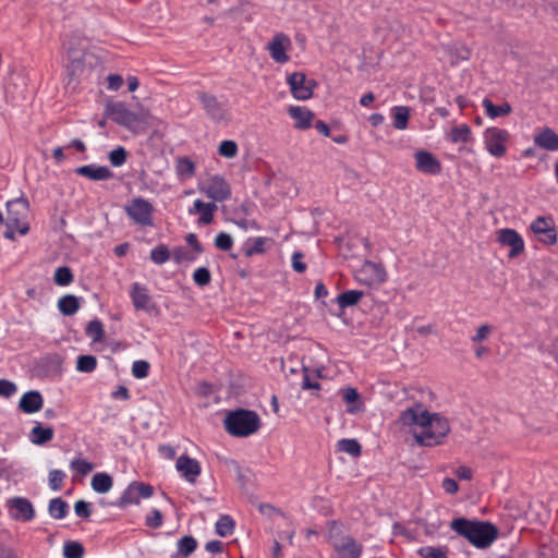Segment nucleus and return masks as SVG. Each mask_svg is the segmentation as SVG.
I'll use <instances>...</instances> for the list:
<instances>
[{
	"label": "nucleus",
	"instance_id": "nucleus-1",
	"mask_svg": "<svg viewBox=\"0 0 558 558\" xmlns=\"http://www.w3.org/2000/svg\"><path fill=\"white\" fill-rule=\"evenodd\" d=\"M450 529L459 536L468 539L476 548H487L498 537V529L488 521L456 518L450 522Z\"/></svg>",
	"mask_w": 558,
	"mask_h": 558
},
{
	"label": "nucleus",
	"instance_id": "nucleus-2",
	"mask_svg": "<svg viewBox=\"0 0 558 558\" xmlns=\"http://www.w3.org/2000/svg\"><path fill=\"white\" fill-rule=\"evenodd\" d=\"M260 417L255 411L236 409L228 412L225 418L226 430L234 437H248L260 428Z\"/></svg>",
	"mask_w": 558,
	"mask_h": 558
},
{
	"label": "nucleus",
	"instance_id": "nucleus-3",
	"mask_svg": "<svg viewBox=\"0 0 558 558\" xmlns=\"http://www.w3.org/2000/svg\"><path fill=\"white\" fill-rule=\"evenodd\" d=\"M449 423L445 417L433 413L429 423L422 430H414L413 436L420 446L433 447L439 445L449 433Z\"/></svg>",
	"mask_w": 558,
	"mask_h": 558
},
{
	"label": "nucleus",
	"instance_id": "nucleus-4",
	"mask_svg": "<svg viewBox=\"0 0 558 558\" xmlns=\"http://www.w3.org/2000/svg\"><path fill=\"white\" fill-rule=\"evenodd\" d=\"M28 207V201L23 197L8 201L7 218L3 221L5 226H16V231L21 235H26L29 231V225L26 221Z\"/></svg>",
	"mask_w": 558,
	"mask_h": 558
},
{
	"label": "nucleus",
	"instance_id": "nucleus-5",
	"mask_svg": "<svg viewBox=\"0 0 558 558\" xmlns=\"http://www.w3.org/2000/svg\"><path fill=\"white\" fill-rule=\"evenodd\" d=\"M433 413H429L421 404H416L401 412L399 422L403 427H410L411 432L422 430L429 423Z\"/></svg>",
	"mask_w": 558,
	"mask_h": 558
},
{
	"label": "nucleus",
	"instance_id": "nucleus-6",
	"mask_svg": "<svg viewBox=\"0 0 558 558\" xmlns=\"http://www.w3.org/2000/svg\"><path fill=\"white\" fill-rule=\"evenodd\" d=\"M153 494L154 487L151 485L143 482H132L113 505L120 508L137 505L141 498H149Z\"/></svg>",
	"mask_w": 558,
	"mask_h": 558
},
{
	"label": "nucleus",
	"instance_id": "nucleus-7",
	"mask_svg": "<svg viewBox=\"0 0 558 558\" xmlns=\"http://www.w3.org/2000/svg\"><path fill=\"white\" fill-rule=\"evenodd\" d=\"M128 216L140 226L153 225L154 207L151 203L142 197L133 198L130 204L125 206Z\"/></svg>",
	"mask_w": 558,
	"mask_h": 558
},
{
	"label": "nucleus",
	"instance_id": "nucleus-8",
	"mask_svg": "<svg viewBox=\"0 0 558 558\" xmlns=\"http://www.w3.org/2000/svg\"><path fill=\"white\" fill-rule=\"evenodd\" d=\"M105 113L112 121L128 129H133L140 122L138 116L129 110L125 104L121 101L108 102Z\"/></svg>",
	"mask_w": 558,
	"mask_h": 558
},
{
	"label": "nucleus",
	"instance_id": "nucleus-9",
	"mask_svg": "<svg viewBox=\"0 0 558 558\" xmlns=\"http://www.w3.org/2000/svg\"><path fill=\"white\" fill-rule=\"evenodd\" d=\"M355 279L365 286L373 287L383 283L386 280L385 269L373 262L366 260L355 272Z\"/></svg>",
	"mask_w": 558,
	"mask_h": 558
},
{
	"label": "nucleus",
	"instance_id": "nucleus-10",
	"mask_svg": "<svg viewBox=\"0 0 558 558\" xmlns=\"http://www.w3.org/2000/svg\"><path fill=\"white\" fill-rule=\"evenodd\" d=\"M68 58V75L71 80L78 78L85 73L87 66H92L93 54L89 52L70 48Z\"/></svg>",
	"mask_w": 558,
	"mask_h": 558
},
{
	"label": "nucleus",
	"instance_id": "nucleus-11",
	"mask_svg": "<svg viewBox=\"0 0 558 558\" xmlns=\"http://www.w3.org/2000/svg\"><path fill=\"white\" fill-rule=\"evenodd\" d=\"M292 95L300 100H306L312 97L315 81L307 80L304 73L295 72L288 76Z\"/></svg>",
	"mask_w": 558,
	"mask_h": 558
},
{
	"label": "nucleus",
	"instance_id": "nucleus-12",
	"mask_svg": "<svg viewBox=\"0 0 558 558\" xmlns=\"http://www.w3.org/2000/svg\"><path fill=\"white\" fill-rule=\"evenodd\" d=\"M201 191L214 202H223L231 196V189L227 181L218 175L211 177Z\"/></svg>",
	"mask_w": 558,
	"mask_h": 558
},
{
	"label": "nucleus",
	"instance_id": "nucleus-13",
	"mask_svg": "<svg viewBox=\"0 0 558 558\" xmlns=\"http://www.w3.org/2000/svg\"><path fill=\"white\" fill-rule=\"evenodd\" d=\"M11 517L16 521L28 522L35 518L33 504L25 497H14L8 500Z\"/></svg>",
	"mask_w": 558,
	"mask_h": 558
},
{
	"label": "nucleus",
	"instance_id": "nucleus-14",
	"mask_svg": "<svg viewBox=\"0 0 558 558\" xmlns=\"http://www.w3.org/2000/svg\"><path fill=\"white\" fill-rule=\"evenodd\" d=\"M531 230L545 244L551 245L557 241L554 220L550 217L536 218L531 225Z\"/></svg>",
	"mask_w": 558,
	"mask_h": 558
},
{
	"label": "nucleus",
	"instance_id": "nucleus-15",
	"mask_svg": "<svg viewBox=\"0 0 558 558\" xmlns=\"http://www.w3.org/2000/svg\"><path fill=\"white\" fill-rule=\"evenodd\" d=\"M508 132L497 128L487 129L485 132V144L487 150L495 157H501L506 153L505 142Z\"/></svg>",
	"mask_w": 558,
	"mask_h": 558
},
{
	"label": "nucleus",
	"instance_id": "nucleus-16",
	"mask_svg": "<svg viewBox=\"0 0 558 558\" xmlns=\"http://www.w3.org/2000/svg\"><path fill=\"white\" fill-rule=\"evenodd\" d=\"M291 47L290 38L283 33L276 34L267 45L270 57L277 63H286L289 61L287 50Z\"/></svg>",
	"mask_w": 558,
	"mask_h": 558
},
{
	"label": "nucleus",
	"instance_id": "nucleus-17",
	"mask_svg": "<svg viewBox=\"0 0 558 558\" xmlns=\"http://www.w3.org/2000/svg\"><path fill=\"white\" fill-rule=\"evenodd\" d=\"M198 99L205 110L206 114L215 120L222 121L226 119L227 110L222 102H220L214 95L199 92Z\"/></svg>",
	"mask_w": 558,
	"mask_h": 558
},
{
	"label": "nucleus",
	"instance_id": "nucleus-18",
	"mask_svg": "<svg viewBox=\"0 0 558 558\" xmlns=\"http://www.w3.org/2000/svg\"><path fill=\"white\" fill-rule=\"evenodd\" d=\"M498 242L504 246H509L508 256L514 258L524 250V242L521 235L513 229H501L498 231Z\"/></svg>",
	"mask_w": 558,
	"mask_h": 558
},
{
	"label": "nucleus",
	"instance_id": "nucleus-19",
	"mask_svg": "<svg viewBox=\"0 0 558 558\" xmlns=\"http://www.w3.org/2000/svg\"><path fill=\"white\" fill-rule=\"evenodd\" d=\"M175 468L178 472L189 482L194 484L202 472L199 462L196 459L182 454L177 459Z\"/></svg>",
	"mask_w": 558,
	"mask_h": 558
},
{
	"label": "nucleus",
	"instance_id": "nucleus-20",
	"mask_svg": "<svg viewBox=\"0 0 558 558\" xmlns=\"http://www.w3.org/2000/svg\"><path fill=\"white\" fill-rule=\"evenodd\" d=\"M75 172L94 181L110 180L113 178V172L105 166L86 165L76 168Z\"/></svg>",
	"mask_w": 558,
	"mask_h": 558
},
{
	"label": "nucleus",
	"instance_id": "nucleus-21",
	"mask_svg": "<svg viewBox=\"0 0 558 558\" xmlns=\"http://www.w3.org/2000/svg\"><path fill=\"white\" fill-rule=\"evenodd\" d=\"M415 160L416 168L421 172L436 174L441 169L439 161L428 151H417L415 154Z\"/></svg>",
	"mask_w": 558,
	"mask_h": 558
},
{
	"label": "nucleus",
	"instance_id": "nucleus-22",
	"mask_svg": "<svg viewBox=\"0 0 558 558\" xmlns=\"http://www.w3.org/2000/svg\"><path fill=\"white\" fill-rule=\"evenodd\" d=\"M43 397L37 390L25 392L19 403L22 412L32 414L38 412L43 408Z\"/></svg>",
	"mask_w": 558,
	"mask_h": 558
},
{
	"label": "nucleus",
	"instance_id": "nucleus-23",
	"mask_svg": "<svg viewBox=\"0 0 558 558\" xmlns=\"http://www.w3.org/2000/svg\"><path fill=\"white\" fill-rule=\"evenodd\" d=\"M217 209L215 203H204L201 199H196L193 207L189 209L190 215L199 214L198 223L208 225L214 220V213Z\"/></svg>",
	"mask_w": 558,
	"mask_h": 558
},
{
	"label": "nucleus",
	"instance_id": "nucleus-24",
	"mask_svg": "<svg viewBox=\"0 0 558 558\" xmlns=\"http://www.w3.org/2000/svg\"><path fill=\"white\" fill-rule=\"evenodd\" d=\"M291 118L295 120L294 126L299 130H306L312 125L314 113L300 106H292L288 110Z\"/></svg>",
	"mask_w": 558,
	"mask_h": 558
},
{
	"label": "nucleus",
	"instance_id": "nucleus-25",
	"mask_svg": "<svg viewBox=\"0 0 558 558\" xmlns=\"http://www.w3.org/2000/svg\"><path fill=\"white\" fill-rule=\"evenodd\" d=\"M536 146L546 150H558V134L549 128L544 129L534 137Z\"/></svg>",
	"mask_w": 558,
	"mask_h": 558
},
{
	"label": "nucleus",
	"instance_id": "nucleus-26",
	"mask_svg": "<svg viewBox=\"0 0 558 558\" xmlns=\"http://www.w3.org/2000/svg\"><path fill=\"white\" fill-rule=\"evenodd\" d=\"M342 558H360L363 547L351 536H344L342 543L336 546Z\"/></svg>",
	"mask_w": 558,
	"mask_h": 558
},
{
	"label": "nucleus",
	"instance_id": "nucleus-27",
	"mask_svg": "<svg viewBox=\"0 0 558 558\" xmlns=\"http://www.w3.org/2000/svg\"><path fill=\"white\" fill-rule=\"evenodd\" d=\"M197 548V541L192 535L181 537L177 543V551L171 558H189Z\"/></svg>",
	"mask_w": 558,
	"mask_h": 558
},
{
	"label": "nucleus",
	"instance_id": "nucleus-28",
	"mask_svg": "<svg viewBox=\"0 0 558 558\" xmlns=\"http://www.w3.org/2000/svg\"><path fill=\"white\" fill-rule=\"evenodd\" d=\"M130 295H131L133 305L136 310H147L148 308V304L150 302V296L148 295L146 288H144L140 283L135 282L132 286Z\"/></svg>",
	"mask_w": 558,
	"mask_h": 558
},
{
	"label": "nucleus",
	"instance_id": "nucleus-29",
	"mask_svg": "<svg viewBox=\"0 0 558 558\" xmlns=\"http://www.w3.org/2000/svg\"><path fill=\"white\" fill-rule=\"evenodd\" d=\"M52 427H44L41 424L35 425L31 430V440L35 445H44L53 438Z\"/></svg>",
	"mask_w": 558,
	"mask_h": 558
},
{
	"label": "nucleus",
	"instance_id": "nucleus-30",
	"mask_svg": "<svg viewBox=\"0 0 558 558\" xmlns=\"http://www.w3.org/2000/svg\"><path fill=\"white\" fill-rule=\"evenodd\" d=\"M92 488L98 493V494H106L108 493L112 485L113 481L112 477L105 472L96 473L92 478Z\"/></svg>",
	"mask_w": 558,
	"mask_h": 558
},
{
	"label": "nucleus",
	"instance_id": "nucleus-31",
	"mask_svg": "<svg viewBox=\"0 0 558 558\" xmlns=\"http://www.w3.org/2000/svg\"><path fill=\"white\" fill-rule=\"evenodd\" d=\"M58 308L65 316L74 315L80 308L78 298L72 294L63 295L58 301Z\"/></svg>",
	"mask_w": 558,
	"mask_h": 558
},
{
	"label": "nucleus",
	"instance_id": "nucleus-32",
	"mask_svg": "<svg viewBox=\"0 0 558 558\" xmlns=\"http://www.w3.org/2000/svg\"><path fill=\"white\" fill-rule=\"evenodd\" d=\"M364 296V292L359 290H348L342 293H340L337 296V303L340 307V310H344L347 307L356 305L360 300Z\"/></svg>",
	"mask_w": 558,
	"mask_h": 558
},
{
	"label": "nucleus",
	"instance_id": "nucleus-33",
	"mask_svg": "<svg viewBox=\"0 0 558 558\" xmlns=\"http://www.w3.org/2000/svg\"><path fill=\"white\" fill-rule=\"evenodd\" d=\"M482 105L485 109L486 114L492 119L504 117L511 112V106L508 102H504L499 106H496L493 104L490 99L485 98Z\"/></svg>",
	"mask_w": 558,
	"mask_h": 558
},
{
	"label": "nucleus",
	"instance_id": "nucleus-34",
	"mask_svg": "<svg viewBox=\"0 0 558 558\" xmlns=\"http://www.w3.org/2000/svg\"><path fill=\"white\" fill-rule=\"evenodd\" d=\"M48 512L53 519H63L69 512V505L61 497L52 498L48 505Z\"/></svg>",
	"mask_w": 558,
	"mask_h": 558
},
{
	"label": "nucleus",
	"instance_id": "nucleus-35",
	"mask_svg": "<svg viewBox=\"0 0 558 558\" xmlns=\"http://www.w3.org/2000/svg\"><path fill=\"white\" fill-rule=\"evenodd\" d=\"M338 451L349 453L352 457H359L362 452V447L356 439L342 438L337 442Z\"/></svg>",
	"mask_w": 558,
	"mask_h": 558
},
{
	"label": "nucleus",
	"instance_id": "nucleus-36",
	"mask_svg": "<svg viewBox=\"0 0 558 558\" xmlns=\"http://www.w3.org/2000/svg\"><path fill=\"white\" fill-rule=\"evenodd\" d=\"M393 128L397 130H404L408 126L410 118V109L405 106L395 107L392 109Z\"/></svg>",
	"mask_w": 558,
	"mask_h": 558
},
{
	"label": "nucleus",
	"instance_id": "nucleus-37",
	"mask_svg": "<svg viewBox=\"0 0 558 558\" xmlns=\"http://www.w3.org/2000/svg\"><path fill=\"white\" fill-rule=\"evenodd\" d=\"M451 64H458L460 61H466L471 57V50L464 45H453L448 48Z\"/></svg>",
	"mask_w": 558,
	"mask_h": 558
},
{
	"label": "nucleus",
	"instance_id": "nucleus-38",
	"mask_svg": "<svg viewBox=\"0 0 558 558\" xmlns=\"http://www.w3.org/2000/svg\"><path fill=\"white\" fill-rule=\"evenodd\" d=\"M85 548L82 543L77 541H66L63 545L64 558H83Z\"/></svg>",
	"mask_w": 558,
	"mask_h": 558
},
{
	"label": "nucleus",
	"instance_id": "nucleus-39",
	"mask_svg": "<svg viewBox=\"0 0 558 558\" xmlns=\"http://www.w3.org/2000/svg\"><path fill=\"white\" fill-rule=\"evenodd\" d=\"M234 521L230 515H220L216 522V533L221 537H227L233 533Z\"/></svg>",
	"mask_w": 558,
	"mask_h": 558
},
{
	"label": "nucleus",
	"instance_id": "nucleus-40",
	"mask_svg": "<svg viewBox=\"0 0 558 558\" xmlns=\"http://www.w3.org/2000/svg\"><path fill=\"white\" fill-rule=\"evenodd\" d=\"M177 173L182 179H189L193 177L195 173L194 162L186 157L179 158L177 161Z\"/></svg>",
	"mask_w": 558,
	"mask_h": 558
},
{
	"label": "nucleus",
	"instance_id": "nucleus-41",
	"mask_svg": "<svg viewBox=\"0 0 558 558\" xmlns=\"http://www.w3.org/2000/svg\"><path fill=\"white\" fill-rule=\"evenodd\" d=\"M85 332L94 342L101 341L105 333L104 326L98 319L90 320L86 326Z\"/></svg>",
	"mask_w": 558,
	"mask_h": 558
},
{
	"label": "nucleus",
	"instance_id": "nucleus-42",
	"mask_svg": "<svg viewBox=\"0 0 558 558\" xmlns=\"http://www.w3.org/2000/svg\"><path fill=\"white\" fill-rule=\"evenodd\" d=\"M171 255L172 253H170L168 246L165 244H159L150 251V258L157 265L168 262Z\"/></svg>",
	"mask_w": 558,
	"mask_h": 558
},
{
	"label": "nucleus",
	"instance_id": "nucleus-43",
	"mask_svg": "<svg viewBox=\"0 0 558 558\" xmlns=\"http://www.w3.org/2000/svg\"><path fill=\"white\" fill-rule=\"evenodd\" d=\"M471 130L466 124H460L452 128L450 132V140L453 143H466L469 141Z\"/></svg>",
	"mask_w": 558,
	"mask_h": 558
},
{
	"label": "nucleus",
	"instance_id": "nucleus-44",
	"mask_svg": "<svg viewBox=\"0 0 558 558\" xmlns=\"http://www.w3.org/2000/svg\"><path fill=\"white\" fill-rule=\"evenodd\" d=\"M421 558H448L447 550L442 547L424 546L417 550Z\"/></svg>",
	"mask_w": 558,
	"mask_h": 558
},
{
	"label": "nucleus",
	"instance_id": "nucleus-45",
	"mask_svg": "<svg viewBox=\"0 0 558 558\" xmlns=\"http://www.w3.org/2000/svg\"><path fill=\"white\" fill-rule=\"evenodd\" d=\"M53 279L58 286H69L73 281V274L66 266L58 267Z\"/></svg>",
	"mask_w": 558,
	"mask_h": 558
},
{
	"label": "nucleus",
	"instance_id": "nucleus-46",
	"mask_svg": "<svg viewBox=\"0 0 558 558\" xmlns=\"http://www.w3.org/2000/svg\"><path fill=\"white\" fill-rule=\"evenodd\" d=\"M97 361L93 355H81L77 359L76 368L80 372L90 373L96 368Z\"/></svg>",
	"mask_w": 558,
	"mask_h": 558
},
{
	"label": "nucleus",
	"instance_id": "nucleus-47",
	"mask_svg": "<svg viewBox=\"0 0 558 558\" xmlns=\"http://www.w3.org/2000/svg\"><path fill=\"white\" fill-rule=\"evenodd\" d=\"M342 398L348 404H353L359 401L360 395L355 388L349 387L343 390ZM357 410H360L357 405H350L348 408V412L350 413H355Z\"/></svg>",
	"mask_w": 558,
	"mask_h": 558
},
{
	"label": "nucleus",
	"instance_id": "nucleus-48",
	"mask_svg": "<svg viewBox=\"0 0 558 558\" xmlns=\"http://www.w3.org/2000/svg\"><path fill=\"white\" fill-rule=\"evenodd\" d=\"M108 158L113 167H121L126 161L128 153L122 146H119L109 153Z\"/></svg>",
	"mask_w": 558,
	"mask_h": 558
},
{
	"label": "nucleus",
	"instance_id": "nucleus-49",
	"mask_svg": "<svg viewBox=\"0 0 558 558\" xmlns=\"http://www.w3.org/2000/svg\"><path fill=\"white\" fill-rule=\"evenodd\" d=\"M218 153L225 158H233L238 154V145L234 141H222L218 147Z\"/></svg>",
	"mask_w": 558,
	"mask_h": 558
},
{
	"label": "nucleus",
	"instance_id": "nucleus-50",
	"mask_svg": "<svg viewBox=\"0 0 558 558\" xmlns=\"http://www.w3.org/2000/svg\"><path fill=\"white\" fill-rule=\"evenodd\" d=\"M70 466L72 470L77 472L81 475H87L90 473L94 469L93 463L88 462L87 460L76 458L71 461Z\"/></svg>",
	"mask_w": 558,
	"mask_h": 558
},
{
	"label": "nucleus",
	"instance_id": "nucleus-51",
	"mask_svg": "<svg viewBox=\"0 0 558 558\" xmlns=\"http://www.w3.org/2000/svg\"><path fill=\"white\" fill-rule=\"evenodd\" d=\"M65 473L61 470H51L49 472V486L52 490H59L63 486Z\"/></svg>",
	"mask_w": 558,
	"mask_h": 558
},
{
	"label": "nucleus",
	"instance_id": "nucleus-52",
	"mask_svg": "<svg viewBox=\"0 0 558 558\" xmlns=\"http://www.w3.org/2000/svg\"><path fill=\"white\" fill-rule=\"evenodd\" d=\"M193 280L197 286L205 287L211 280L210 271L206 267H199L194 271Z\"/></svg>",
	"mask_w": 558,
	"mask_h": 558
},
{
	"label": "nucleus",
	"instance_id": "nucleus-53",
	"mask_svg": "<svg viewBox=\"0 0 558 558\" xmlns=\"http://www.w3.org/2000/svg\"><path fill=\"white\" fill-rule=\"evenodd\" d=\"M175 263L181 264L183 262H193L195 259V255H193L185 247L179 246L172 251L171 255Z\"/></svg>",
	"mask_w": 558,
	"mask_h": 558
},
{
	"label": "nucleus",
	"instance_id": "nucleus-54",
	"mask_svg": "<svg viewBox=\"0 0 558 558\" xmlns=\"http://www.w3.org/2000/svg\"><path fill=\"white\" fill-rule=\"evenodd\" d=\"M149 367V363L144 360L135 361L132 366V374L138 379L145 378L148 374Z\"/></svg>",
	"mask_w": 558,
	"mask_h": 558
},
{
	"label": "nucleus",
	"instance_id": "nucleus-55",
	"mask_svg": "<svg viewBox=\"0 0 558 558\" xmlns=\"http://www.w3.org/2000/svg\"><path fill=\"white\" fill-rule=\"evenodd\" d=\"M145 523L151 529H158L162 525V513L158 509H153L146 517Z\"/></svg>",
	"mask_w": 558,
	"mask_h": 558
},
{
	"label": "nucleus",
	"instance_id": "nucleus-56",
	"mask_svg": "<svg viewBox=\"0 0 558 558\" xmlns=\"http://www.w3.org/2000/svg\"><path fill=\"white\" fill-rule=\"evenodd\" d=\"M233 240L230 234L220 232L215 239V245L221 251H229L232 247Z\"/></svg>",
	"mask_w": 558,
	"mask_h": 558
},
{
	"label": "nucleus",
	"instance_id": "nucleus-57",
	"mask_svg": "<svg viewBox=\"0 0 558 558\" xmlns=\"http://www.w3.org/2000/svg\"><path fill=\"white\" fill-rule=\"evenodd\" d=\"M264 239L263 238H256L254 239L253 243H246L245 244V256L250 257L254 254H259L264 252Z\"/></svg>",
	"mask_w": 558,
	"mask_h": 558
},
{
	"label": "nucleus",
	"instance_id": "nucleus-58",
	"mask_svg": "<svg viewBox=\"0 0 558 558\" xmlns=\"http://www.w3.org/2000/svg\"><path fill=\"white\" fill-rule=\"evenodd\" d=\"M74 511L77 517L87 519L92 514V505L85 500H77L74 505Z\"/></svg>",
	"mask_w": 558,
	"mask_h": 558
},
{
	"label": "nucleus",
	"instance_id": "nucleus-59",
	"mask_svg": "<svg viewBox=\"0 0 558 558\" xmlns=\"http://www.w3.org/2000/svg\"><path fill=\"white\" fill-rule=\"evenodd\" d=\"M492 331H493V327L490 325H487V324L481 325L476 329V333L471 338V340L473 342H482L489 337Z\"/></svg>",
	"mask_w": 558,
	"mask_h": 558
},
{
	"label": "nucleus",
	"instance_id": "nucleus-60",
	"mask_svg": "<svg viewBox=\"0 0 558 558\" xmlns=\"http://www.w3.org/2000/svg\"><path fill=\"white\" fill-rule=\"evenodd\" d=\"M303 254L301 252H294L292 255V267L296 272H304L306 270V264L302 262Z\"/></svg>",
	"mask_w": 558,
	"mask_h": 558
},
{
	"label": "nucleus",
	"instance_id": "nucleus-61",
	"mask_svg": "<svg viewBox=\"0 0 558 558\" xmlns=\"http://www.w3.org/2000/svg\"><path fill=\"white\" fill-rule=\"evenodd\" d=\"M444 490L448 494H456L459 489V485L456 480L446 477L441 484Z\"/></svg>",
	"mask_w": 558,
	"mask_h": 558
},
{
	"label": "nucleus",
	"instance_id": "nucleus-62",
	"mask_svg": "<svg viewBox=\"0 0 558 558\" xmlns=\"http://www.w3.org/2000/svg\"><path fill=\"white\" fill-rule=\"evenodd\" d=\"M454 474L459 480L470 481L473 476V471L468 466L461 465L456 470Z\"/></svg>",
	"mask_w": 558,
	"mask_h": 558
},
{
	"label": "nucleus",
	"instance_id": "nucleus-63",
	"mask_svg": "<svg viewBox=\"0 0 558 558\" xmlns=\"http://www.w3.org/2000/svg\"><path fill=\"white\" fill-rule=\"evenodd\" d=\"M122 84H123V80L120 75L110 74L108 76V88H110L112 90H117L122 86Z\"/></svg>",
	"mask_w": 558,
	"mask_h": 558
},
{
	"label": "nucleus",
	"instance_id": "nucleus-64",
	"mask_svg": "<svg viewBox=\"0 0 558 558\" xmlns=\"http://www.w3.org/2000/svg\"><path fill=\"white\" fill-rule=\"evenodd\" d=\"M111 397L116 400H128L130 398L126 386H119L118 389L111 392Z\"/></svg>",
	"mask_w": 558,
	"mask_h": 558
}]
</instances>
